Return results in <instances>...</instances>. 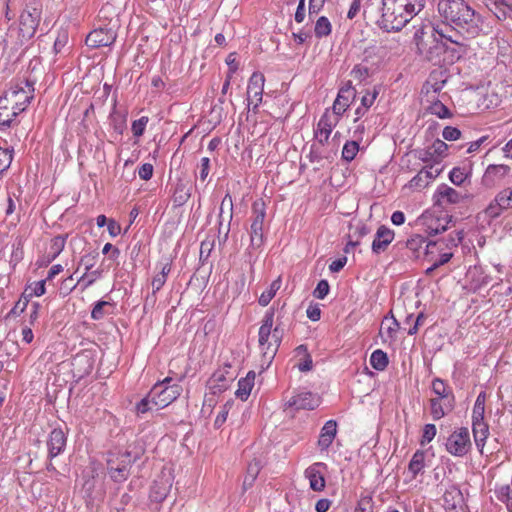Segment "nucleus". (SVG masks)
Segmentation results:
<instances>
[{
	"mask_svg": "<svg viewBox=\"0 0 512 512\" xmlns=\"http://www.w3.org/2000/svg\"><path fill=\"white\" fill-rule=\"evenodd\" d=\"M438 12L445 23L465 39L487 34L488 27L485 26L483 17L464 0H441L438 3Z\"/></svg>",
	"mask_w": 512,
	"mask_h": 512,
	"instance_id": "nucleus-1",
	"label": "nucleus"
},
{
	"mask_svg": "<svg viewBox=\"0 0 512 512\" xmlns=\"http://www.w3.org/2000/svg\"><path fill=\"white\" fill-rule=\"evenodd\" d=\"M415 15L403 5L401 0H382L381 16L377 20L380 29L386 32L400 31Z\"/></svg>",
	"mask_w": 512,
	"mask_h": 512,
	"instance_id": "nucleus-2",
	"label": "nucleus"
},
{
	"mask_svg": "<svg viewBox=\"0 0 512 512\" xmlns=\"http://www.w3.org/2000/svg\"><path fill=\"white\" fill-rule=\"evenodd\" d=\"M171 381L172 378L167 377L151 388L149 397L156 410L167 407L180 396L182 387L176 383L170 384Z\"/></svg>",
	"mask_w": 512,
	"mask_h": 512,
	"instance_id": "nucleus-3",
	"label": "nucleus"
},
{
	"mask_svg": "<svg viewBox=\"0 0 512 512\" xmlns=\"http://www.w3.org/2000/svg\"><path fill=\"white\" fill-rule=\"evenodd\" d=\"M42 15V3L39 0H30L20 15V34L23 39L30 40L34 37L40 24Z\"/></svg>",
	"mask_w": 512,
	"mask_h": 512,
	"instance_id": "nucleus-4",
	"label": "nucleus"
},
{
	"mask_svg": "<svg viewBox=\"0 0 512 512\" xmlns=\"http://www.w3.org/2000/svg\"><path fill=\"white\" fill-rule=\"evenodd\" d=\"M266 205L262 199L252 204V222L250 226V242L253 248H260L264 243V220Z\"/></svg>",
	"mask_w": 512,
	"mask_h": 512,
	"instance_id": "nucleus-5",
	"label": "nucleus"
},
{
	"mask_svg": "<svg viewBox=\"0 0 512 512\" xmlns=\"http://www.w3.org/2000/svg\"><path fill=\"white\" fill-rule=\"evenodd\" d=\"M445 447L448 453L456 457L465 456L471 449L472 443L467 427L455 430L446 440Z\"/></svg>",
	"mask_w": 512,
	"mask_h": 512,
	"instance_id": "nucleus-6",
	"label": "nucleus"
},
{
	"mask_svg": "<svg viewBox=\"0 0 512 512\" xmlns=\"http://www.w3.org/2000/svg\"><path fill=\"white\" fill-rule=\"evenodd\" d=\"M34 91L33 83L28 80L21 81L11 86L9 90L5 92L7 97L13 99L11 103L17 107V111L23 112L31 99L33 98L32 92Z\"/></svg>",
	"mask_w": 512,
	"mask_h": 512,
	"instance_id": "nucleus-7",
	"label": "nucleus"
},
{
	"mask_svg": "<svg viewBox=\"0 0 512 512\" xmlns=\"http://www.w3.org/2000/svg\"><path fill=\"white\" fill-rule=\"evenodd\" d=\"M233 218V200L230 194L222 199L219 213V244L223 245L228 239L230 223Z\"/></svg>",
	"mask_w": 512,
	"mask_h": 512,
	"instance_id": "nucleus-8",
	"label": "nucleus"
},
{
	"mask_svg": "<svg viewBox=\"0 0 512 512\" xmlns=\"http://www.w3.org/2000/svg\"><path fill=\"white\" fill-rule=\"evenodd\" d=\"M117 38L116 30L112 27H99L91 31L86 39L85 43L92 49L110 46Z\"/></svg>",
	"mask_w": 512,
	"mask_h": 512,
	"instance_id": "nucleus-9",
	"label": "nucleus"
},
{
	"mask_svg": "<svg viewBox=\"0 0 512 512\" xmlns=\"http://www.w3.org/2000/svg\"><path fill=\"white\" fill-rule=\"evenodd\" d=\"M265 78L260 72H254L247 86L248 106L253 104V111L256 113L259 104L262 102Z\"/></svg>",
	"mask_w": 512,
	"mask_h": 512,
	"instance_id": "nucleus-10",
	"label": "nucleus"
},
{
	"mask_svg": "<svg viewBox=\"0 0 512 512\" xmlns=\"http://www.w3.org/2000/svg\"><path fill=\"white\" fill-rule=\"evenodd\" d=\"M47 445V459L53 460L62 454L67 446V436L61 428H54L48 435L46 442Z\"/></svg>",
	"mask_w": 512,
	"mask_h": 512,
	"instance_id": "nucleus-11",
	"label": "nucleus"
},
{
	"mask_svg": "<svg viewBox=\"0 0 512 512\" xmlns=\"http://www.w3.org/2000/svg\"><path fill=\"white\" fill-rule=\"evenodd\" d=\"M320 404L319 397L310 391H299L286 403L288 407L295 410H314Z\"/></svg>",
	"mask_w": 512,
	"mask_h": 512,
	"instance_id": "nucleus-12",
	"label": "nucleus"
},
{
	"mask_svg": "<svg viewBox=\"0 0 512 512\" xmlns=\"http://www.w3.org/2000/svg\"><path fill=\"white\" fill-rule=\"evenodd\" d=\"M511 167L505 164L489 165L482 177V184L487 188H492L499 184L509 173Z\"/></svg>",
	"mask_w": 512,
	"mask_h": 512,
	"instance_id": "nucleus-13",
	"label": "nucleus"
},
{
	"mask_svg": "<svg viewBox=\"0 0 512 512\" xmlns=\"http://www.w3.org/2000/svg\"><path fill=\"white\" fill-rule=\"evenodd\" d=\"M283 334H284V329L281 327L280 323H277V325L274 328L272 327V333H271L272 341H271V343H268V346L265 348V351L262 352V366L263 367L265 366V368H268L271 365L274 357L277 354L278 348L281 344Z\"/></svg>",
	"mask_w": 512,
	"mask_h": 512,
	"instance_id": "nucleus-14",
	"label": "nucleus"
},
{
	"mask_svg": "<svg viewBox=\"0 0 512 512\" xmlns=\"http://www.w3.org/2000/svg\"><path fill=\"white\" fill-rule=\"evenodd\" d=\"M434 198L436 204L444 206L445 204H458L469 198V196L466 194L462 195L457 190L446 184H441L435 191Z\"/></svg>",
	"mask_w": 512,
	"mask_h": 512,
	"instance_id": "nucleus-15",
	"label": "nucleus"
},
{
	"mask_svg": "<svg viewBox=\"0 0 512 512\" xmlns=\"http://www.w3.org/2000/svg\"><path fill=\"white\" fill-rule=\"evenodd\" d=\"M322 469L326 470L327 465L323 462H316L309 466L304 472L305 477L309 480V486L313 491L320 492L325 488L326 481Z\"/></svg>",
	"mask_w": 512,
	"mask_h": 512,
	"instance_id": "nucleus-16",
	"label": "nucleus"
},
{
	"mask_svg": "<svg viewBox=\"0 0 512 512\" xmlns=\"http://www.w3.org/2000/svg\"><path fill=\"white\" fill-rule=\"evenodd\" d=\"M11 101L13 99L7 97L5 93L0 97V130L11 127L15 118L20 114V111H17V107Z\"/></svg>",
	"mask_w": 512,
	"mask_h": 512,
	"instance_id": "nucleus-17",
	"label": "nucleus"
},
{
	"mask_svg": "<svg viewBox=\"0 0 512 512\" xmlns=\"http://www.w3.org/2000/svg\"><path fill=\"white\" fill-rule=\"evenodd\" d=\"M395 233L392 229L388 228L385 225H380L375 233L374 239L372 241L371 249L372 252L376 255H379L385 252L388 246L394 240Z\"/></svg>",
	"mask_w": 512,
	"mask_h": 512,
	"instance_id": "nucleus-18",
	"label": "nucleus"
},
{
	"mask_svg": "<svg viewBox=\"0 0 512 512\" xmlns=\"http://www.w3.org/2000/svg\"><path fill=\"white\" fill-rule=\"evenodd\" d=\"M356 97V90L348 84L339 90L336 100L333 104V112L341 116L350 105V100Z\"/></svg>",
	"mask_w": 512,
	"mask_h": 512,
	"instance_id": "nucleus-19",
	"label": "nucleus"
},
{
	"mask_svg": "<svg viewBox=\"0 0 512 512\" xmlns=\"http://www.w3.org/2000/svg\"><path fill=\"white\" fill-rule=\"evenodd\" d=\"M484 4L499 21L512 20V2L506 0H484Z\"/></svg>",
	"mask_w": 512,
	"mask_h": 512,
	"instance_id": "nucleus-20",
	"label": "nucleus"
},
{
	"mask_svg": "<svg viewBox=\"0 0 512 512\" xmlns=\"http://www.w3.org/2000/svg\"><path fill=\"white\" fill-rule=\"evenodd\" d=\"M234 378V375L226 376L223 370H217L209 378L207 385L212 394H221L229 388Z\"/></svg>",
	"mask_w": 512,
	"mask_h": 512,
	"instance_id": "nucleus-21",
	"label": "nucleus"
},
{
	"mask_svg": "<svg viewBox=\"0 0 512 512\" xmlns=\"http://www.w3.org/2000/svg\"><path fill=\"white\" fill-rule=\"evenodd\" d=\"M430 403V413L434 420H439L443 418L445 415L449 414L453 411L455 407V402L444 401L440 398H431L429 400Z\"/></svg>",
	"mask_w": 512,
	"mask_h": 512,
	"instance_id": "nucleus-22",
	"label": "nucleus"
},
{
	"mask_svg": "<svg viewBox=\"0 0 512 512\" xmlns=\"http://www.w3.org/2000/svg\"><path fill=\"white\" fill-rule=\"evenodd\" d=\"M337 433V423L335 420H328L321 429L318 439V446L321 450H327Z\"/></svg>",
	"mask_w": 512,
	"mask_h": 512,
	"instance_id": "nucleus-23",
	"label": "nucleus"
},
{
	"mask_svg": "<svg viewBox=\"0 0 512 512\" xmlns=\"http://www.w3.org/2000/svg\"><path fill=\"white\" fill-rule=\"evenodd\" d=\"M333 125L334 124L331 121V116L327 112L324 113L321 116L315 131V137L320 145L323 146L328 142Z\"/></svg>",
	"mask_w": 512,
	"mask_h": 512,
	"instance_id": "nucleus-24",
	"label": "nucleus"
},
{
	"mask_svg": "<svg viewBox=\"0 0 512 512\" xmlns=\"http://www.w3.org/2000/svg\"><path fill=\"white\" fill-rule=\"evenodd\" d=\"M107 473L115 483L126 481L130 475L129 468H126L125 465H121V463L116 462L112 458L107 460Z\"/></svg>",
	"mask_w": 512,
	"mask_h": 512,
	"instance_id": "nucleus-25",
	"label": "nucleus"
},
{
	"mask_svg": "<svg viewBox=\"0 0 512 512\" xmlns=\"http://www.w3.org/2000/svg\"><path fill=\"white\" fill-rule=\"evenodd\" d=\"M448 77V71L445 68H436L430 72L426 85L437 93L443 88Z\"/></svg>",
	"mask_w": 512,
	"mask_h": 512,
	"instance_id": "nucleus-26",
	"label": "nucleus"
},
{
	"mask_svg": "<svg viewBox=\"0 0 512 512\" xmlns=\"http://www.w3.org/2000/svg\"><path fill=\"white\" fill-rule=\"evenodd\" d=\"M474 442L481 454H484V446L489 435V426L485 421L472 423Z\"/></svg>",
	"mask_w": 512,
	"mask_h": 512,
	"instance_id": "nucleus-27",
	"label": "nucleus"
},
{
	"mask_svg": "<svg viewBox=\"0 0 512 512\" xmlns=\"http://www.w3.org/2000/svg\"><path fill=\"white\" fill-rule=\"evenodd\" d=\"M432 392L435 398H440L444 401L455 402V396L452 388L441 378H434L431 384Z\"/></svg>",
	"mask_w": 512,
	"mask_h": 512,
	"instance_id": "nucleus-28",
	"label": "nucleus"
},
{
	"mask_svg": "<svg viewBox=\"0 0 512 512\" xmlns=\"http://www.w3.org/2000/svg\"><path fill=\"white\" fill-rule=\"evenodd\" d=\"M255 376L256 374L254 371H249L246 377L241 378L238 381V389L235 392L237 398L241 399L242 401L248 399L251 390L254 386Z\"/></svg>",
	"mask_w": 512,
	"mask_h": 512,
	"instance_id": "nucleus-29",
	"label": "nucleus"
},
{
	"mask_svg": "<svg viewBox=\"0 0 512 512\" xmlns=\"http://www.w3.org/2000/svg\"><path fill=\"white\" fill-rule=\"evenodd\" d=\"M171 489V484L166 480H155L150 491V498L152 501L161 503L167 497Z\"/></svg>",
	"mask_w": 512,
	"mask_h": 512,
	"instance_id": "nucleus-30",
	"label": "nucleus"
},
{
	"mask_svg": "<svg viewBox=\"0 0 512 512\" xmlns=\"http://www.w3.org/2000/svg\"><path fill=\"white\" fill-rule=\"evenodd\" d=\"M434 30L438 33L441 39H446L457 46V48L452 49L451 52L453 57H455L457 60L460 59L466 52V44H464L457 35L454 37L452 35L445 34L442 28L437 27L434 28Z\"/></svg>",
	"mask_w": 512,
	"mask_h": 512,
	"instance_id": "nucleus-31",
	"label": "nucleus"
},
{
	"mask_svg": "<svg viewBox=\"0 0 512 512\" xmlns=\"http://www.w3.org/2000/svg\"><path fill=\"white\" fill-rule=\"evenodd\" d=\"M190 188L182 181H179L174 189L172 201L175 207L183 206L190 198Z\"/></svg>",
	"mask_w": 512,
	"mask_h": 512,
	"instance_id": "nucleus-32",
	"label": "nucleus"
},
{
	"mask_svg": "<svg viewBox=\"0 0 512 512\" xmlns=\"http://www.w3.org/2000/svg\"><path fill=\"white\" fill-rule=\"evenodd\" d=\"M66 238L67 235H58L51 240L49 252L47 254V263L52 262L60 255L65 247Z\"/></svg>",
	"mask_w": 512,
	"mask_h": 512,
	"instance_id": "nucleus-33",
	"label": "nucleus"
},
{
	"mask_svg": "<svg viewBox=\"0 0 512 512\" xmlns=\"http://www.w3.org/2000/svg\"><path fill=\"white\" fill-rule=\"evenodd\" d=\"M142 454V449L133 451V450H126L123 453H119L115 457H111L113 460H116V462L121 463V465H125L126 468L131 469L132 465L140 459Z\"/></svg>",
	"mask_w": 512,
	"mask_h": 512,
	"instance_id": "nucleus-34",
	"label": "nucleus"
},
{
	"mask_svg": "<svg viewBox=\"0 0 512 512\" xmlns=\"http://www.w3.org/2000/svg\"><path fill=\"white\" fill-rule=\"evenodd\" d=\"M425 467V452L422 450H417L408 465L409 471L412 473L413 478H415Z\"/></svg>",
	"mask_w": 512,
	"mask_h": 512,
	"instance_id": "nucleus-35",
	"label": "nucleus"
},
{
	"mask_svg": "<svg viewBox=\"0 0 512 512\" xmlns=\"http://www.w3.org/2000/svg\"><path fill=\"white\" fill-rule=\"evenodd\" d=\"M371 366L377 371H383L389 364L387 353L381 349L375 350L370 357Z\"/></svg>",
	"mask_w": 512,
	"mask_h": 512,
	"instance_id": "nucleus-36",
	"label": "nucleus"
},
{
	"mask_svg": "<svg viewBox=\"0 0 512 512\" xmlns=\"http://www.w3.org/2000/svg\"><path fill=\"white\" fill-rule=\"evenodd\" d=\"M332 30L329 19L325 16H321L317 19L314 27L315 36L317 38H323L330 35Z\"/></svg>",
	"mask_w": 512,
	"mask_h": 512,
	"instance_id": "nucleus-37",
	"label": "nucleus"
},
{
	"mask_svg": "<svg viewBox=\"0 0 512 512\" xmlns=\"http://www.w3.org/2000/svg\"><path fill=\"white\" fill-rule=\"evenodd\" d=\"M281 286V280L280 279H277V280H274L270 287L264 291L260 297H259V304L261 306H267L270 301L273 299V297L275 296L276 292L279 290Z\"/></svg>",
	"mask_w": 512,
	"mask_h": 512,
	"instance_id": "nucleus-38",
	"label": "nucleus"
},
{
	"mask_svg": "<svg viewBox=\"0 0 512 512\" xmlns=\"http://www.w3.org/2000/svg\"><path fill=\"white\" fill-rule=\"evenodd\" d=\"M274 324V310L270 309L266 311L262 320V325L259 328V336L270 337L272 333V327Z\"/></svg>",
	"mask_w": 512,
	"mask_h": 512,
	"instance_id": "nucleus-39",
	"label": "nucleus"
},
{
	"mask_svg": "<svg viewBox=\"0 0 512 512\" xmlns=\"http://www.w3.org/2000/svg\"><path fill=\"white\" fill-rule=\"evenodd\" d=\"M429 112L441 119L451 118L452 113L441 101H434L428 108Z\"/></svg>",
	"mask_w": 512,
	"mask_h": 512,
	"instance_id": "nucleus-40",
	"label": "nucleus"
},
{
	"mask_svg": "<svg viewBox=\"0 0 512 512\" xmlns=\"http://www.w3.org/2000/svg\"><path fill=\"white\" fill-rule=\"evenodd\" d=\"M359 151V144L356 141H347L342 149V159L351 162Z\"/></svg>",
	"mask_w": 512,
	"mask_h": 512,
	"instance_id": "nucleus-41",
	"label": "nucleus"
},
{
	"mask_svg": "<svg viewBox=\"0 0 512 512\" xmlns=\"http://www.w3.org/2000/svg\"><path fill=\"white\" fill-rule=\"evenodd\" d=\"M110 122L114 131L117 134L122 135L126 129V117L120 113L113 112L110 115Z\"/></svg>",
	"mask_w": 512,
	"mask_h": 512,
	"instance_id": "nucleus-42",
	"label": "nucleus"
},
{
	"mask_svg": "<svg viewBox=\"0 0 512 512\" xmlns=\"http://www.w3.org/2000/svg\"><path fill=\"white\" fill-rule=\"evenodd\" d=\"M443 221L445 223H442L441 219H436L434 224L428 225L429 234L437 235L445 232L448 229V224L452 221V216H447Z\"/></svg>",
	"mask_w": 512,
	"mask_h": 512,
	"instance_id": "nucleus-43",
	"label": "nucleus"
},
{
	"mask_svg": "<svg viewBox=\"0 0 512 512\" xmlns=\"http://www.w3.org/2000/svg\"><path fill=\"white\" fill-rule=\"evenodd\" d=\"M426 242L425 238L421 235H413L406 241V247L413 252L415 257H418V252Z\"/></svg>",
	"mask_w": 512,
	"mask_h": 512,
	"instance_id": "nucleus-44",
	"label": "nucleus"
},
{
	"mask_svg": "<svg viewBox=\"0 0 512 512\" xmlns=\"http://www.w3.org/2000/svg\"><path fill=\"white\" fill-rule=\"evenodd\" d=\"M416 157L421 160L424 163H430V164H439V160L436 158L433 151H431V147H428L426 149H418L415 150Z\"/></svg>",
	"mask_w": 512,
	"mask_h": 512,
	"instance_id": "nucleus-45",
	"label": "nucleus"
},
{
	"mask_svg": "<svg viewBox=\"0 0 512 512\" xmlns=\"http://www.w3.org/2000/svg\"><path fill=\"white\" fill-rule=\"evenodd\" d=\"M214 246H215V240L213 238L212 239L207 238L201 242L200 255H199L200 261H202L203 263L205 261H207V259L211 255L212 250L214 249Z\"/></svg>",
	"mask_w": 512,
	"mask_h": 512,
	"instance_id": "nucleus-46",
	"label": "nucleus"
},
{
	"mask_svg": "<svg viewBox=\"0 0 512 512\" xmlns=\"http://www.w3.org/2000/svg\"><path fill=\"white\" fill-rule=\"evenodd\" d=\"M425 175L420 170L408 183V187L415 190H422L429 185V181L424 177Z\"/></svg>",
	"mask_w": 512,
	"mask_h": 512,
	"instance_id": "nucleus-47",
	"label": "nucleus"
},
{
	"mask_svg": "<svg viewBox=\"0 0 512 512\" xmlns=\"http://www.w3.org/2000/svg\"><path fill=\"white\" fill-rule=\"evenodd\" d=\"M430 147L436 158L439 160V162H441L447 154L448 145L444 141L437 139Z\"/></svg>",
	"mask_w": 512,
	"mask_h": 512,
	"instance_id": "nucleus-48",
	"label": "nucleus"
},
{
	"mask_svg": "<svg viewBox=\"0 0 512 512\" xmlns=\"http://www.w3.org/2000/svg\"><path fill=\"white\" fill-rule=\"evenodd\" d=\"M12 158V154L8 149L0 147V179L3 173L10 167Z\"/></svg>",
	"mask_w": 512,
	"mask_h": 512,
	"instance_id": "nucleus-49",
	"label": "nucleus"
},
{
	"mask_svg": "<svg viewBox=\"0 0 512 512\" xmlns=\"http://www.w3.org/2000/svg\"><path fill=\"white\" fill-rule=\"evenodd\" d=\"M503 211L512 209V204L509 201L507 189L499 191L493 200Z\"/></svg>",
	"mask_w": 512,
	"mask_h": 512,
	"instance_id": "nucleus-50",
	"label": "nucleus"
},
{
	"mask_svg": "<svg viewBox=\"0 0 512 512\" xmlns=\"http://www.w3.org/2000/svg\"><path fill=\"white\" fill-rule=\"evenodd\" d=\"M466 178L467 174L465 173L464 169L460 167L453 168L449 173L450 181L456 186H461Z\"/></svg>",
	"mask_w": 512,
	"mask_h": 512,
	"instance_id": "nucleus-51",
	"label": "nucleus"
},
{
	"mask_svg": "<svg viewBox=\"0 0 512 512\" xmlns=\"http://www.w3.org/2000/svg\"><path fill=\"white\" fill-rule=\"evenodd\" d=\"M259 472H260V462L259 461H254V462L249 463V465L247 467V475L244 479V484H246V482L249 480V486H251L252 483L254 482V480L257 478V475L259 474Z\"/></svg>",
	"mask_w": 512,
	"mask_h": 512,
	"instance_id": "nucleus-52",
	"label": "nucleus"
},
{
	"mask_svg": "<svg viewBox=\"0 0 512 512\" xmlns=\"http://www.w3.org/2000/svg\"><path fill=\"white\" fill-rule=\"evenodd\" d=\"M148 121L149 119L147 116H142L141 118L133 121L131 130L135 137H140L143 135Z\"/></svg>",
	"mask_w": 512,
	"mask_h": 512,
	"instance_id": "nucleus-53",
	"label": "nucleus"
},
{
	"mask_svg": "<svg viewBox=\"0 0 512 512\" xmlns=\"http://www.w3.org/2000/svg\"><path fill=\"white\" fill-rule=\"evenodd\" d=\"M233 404H234L233 400H229L222 406V410L218 413V415L215 419V422H214L215 427H217V428L221 427V425L226 421L229 410L233 406Z\"/></svg>",
	"mask_w": 512,
	"mask_h": 512,
	"instance_id": "nucleus-54",
	"label": "nucleus"
},
{
	"mask_svg": "<svg viewBox=\"0 0 512 512\" xmlns=\"http://www.w3.org/2000/svg\"><path fill=\"white\" fill-rule=\"evenodd\" d=\"M436 435V426L434 424H426L423 428L421 445L431 442Z\"/></svg>",
	"mask_w": 512,
	"mask_h": 512,
	"instance_id": "nucleus-55",
	"label": "nucleus"
},
{
	"mask_svg": "<svg viewBox=\"0 0 512 512\" xmlns=\"http://www.w3.org/2000/svg\"><path fill=\"white\" fill-rule=\"evenodd\" d=\"M110 303L108 301H98L92 311H91V318L94 319V320H100L104 317L105 315V312H104V307L105 306H109Z\"/></svg>",
	"mask_w": 512,
	"mask_h": 512,
	"instance_id": "nucleus-56",
	"label": "nucleus"
},
{
	"mask_svg": "<svg viewBox=\"0 0 512 512\" xmlns=\"http://www.w3.org/2000/svg\"><path fill=\"white\" fill-rule=\"evenodd\" d=\"M329 283L327 280H320L315 288L313 295L317 299H324L329 293Z\"/></svg>",
	"mask_w": 512,
	"mask_h": 512,
	"instance_id": "nucleus-57",
	"label": "nucleus"
},
{
	"mask_svg": "<svg viewBox=\"0 0 512 512\" xmlns=\"http://www.w3.org/2000/svg\"><path fill=\"white\" fill-rule=\"evenodd\" d=\"M421 171L425 175L424 177L430 183L433 179H435L436 177H438L440 175V173L442 172V169L435 167V164H429V165H426L425 167H423L421 169Z\"/></svg>",
	"mask_w": 512,
	"mask_h": 512,
	"instance_id": "nucleus-58",
	"label": "nucleus"
},
{
	"mask_svg": "<svg viewBox=\"0 0 512 512\" xmlns=\"http://www.w3.org/2000/svg\"><path fill=\"white\" fill-rule=\"evenodd\" d=\"M351 75L359 80V81H363L365 80L366 78L369 77L370 75V71H369V68L368 67H365V66H362L360 64L358 65H355L351 71Z\"/></svg>",
	"mask_w": 512,
	"mask_h": 512,
	"instance_id": "nucleus-59",
	"label": "nucleus"
},
{
	"mask_svg": "<svg viewBox=\"0 0 512 512\" xmlns=\"http://www.w3.org/2000/svg\"><path fill=\"white\" fill-rule=\"evenodd\" d=\"M497 499L503 503H507L512 500V489L509 485L501 486L496 490Z\"/></svg>",
	"mask_w": 512,
	"mask_h": 512,
	"instance_id": "nucleus-60",
	"label": "nucleus"
},
{
	"mask_svg": "<svg viewBox=\"0 0 512 512\" xmlns=\"http://www.w3.org/2000/svg\"><path fill=\"white\" fill-rule=\"evenodd\" d=\"M442 136L447 141L458 140L461 137V131L456 127L446 126L443 129Z\"/></svg>",
	"mask_w": 512,
	"mask_h": 512,
	"instance_id": "nucleus-61",
	"label": "nucleus"
},
{
	"mask_svg": "<svg viewBox=\"0 0 512 512\" xmlns=\"http://www.w3.org/2000/svg\"><path fill=\"white\" fill-rule=\"evenodd\" d=\"M485 404H481V401L475 402L472 414V423L484 421Z\"/></svg>",
	"mask_w": 512,
	"mask_h": 512,
	"instance_id": "nucleus-62",
	"label": "nucleus"
},
{
	"mask_svg": "<svg viewBox=\"0 0 512 512\" xmlns=\"http://www.w3.org/2000/svg\"><path fill=\"white\" fill-rule=\"evenodd\" d=\"M371 232L370 228L362 223H359L354 227V232L352 235H349V238H355L360 242V239L367 236Z\"/></svg>",
	"mask_w": 512,
	"mask_h": 512,
	"instance_id": "nucleus-63",
	"label": "nucleus"
},
{
	"mask_svg": "<svg viewBox=\"0 0 512 512\" xmlns=\"http://www.w3.org/2000/svg\"><path fill=\"white\" fill-rule=\"evenodd\" d=\"M68 43V34L66 31H62L58 34L55 42H54V52L56 54L62 52L63 48Z\"/></svg>",
	"mask_w": 512,
	"mask_h": 512,
	"instance_id": "nucleus-64",
	"label": "nucleus"
}]
</instances>
